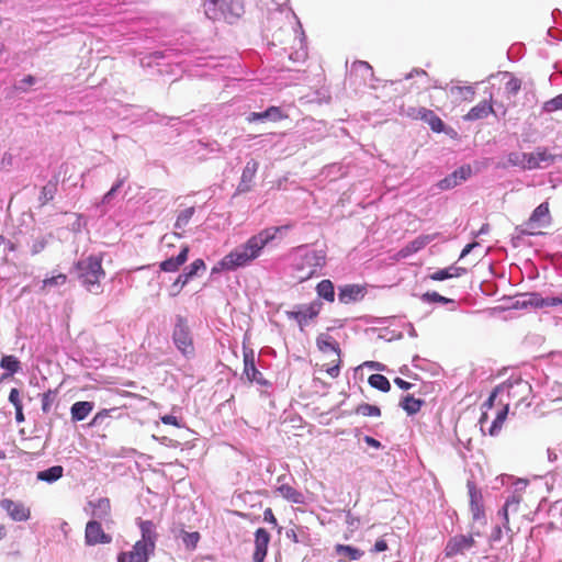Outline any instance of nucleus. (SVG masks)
<instances>
[{"mask_svg":"<svg viewBox=\"0 0 562 562\" xmlns=\"http://www.w3.org/2000/svg\"><path fill=\"white\" fill-rule=\"evenodd\" d=\"M269 542L270 533L265 528H258L255 532L254 562H263L267 555Z\"/></svg>","mask_w":562,"mask_h":562,"instance_id":"f3484780","label":"nucleus"},{"mask_svg":"<svg viewBox=\"0 0 562 562\" xmlns=\"http://www.w3.org/2000/svg\"><path fill=\"white\" fill-rule=\"evenodd\" d=\"M323 307V303L318 300L311 302L310 304H299L296 305V310L286 311L285 315L289 319H294L297 322L301 329L310 319H313L318 316Z\"/></svg>","mask_w":562,"mask_h":562,"instance_id":"0eeeda50","label":"nucleus"},{"mask_svg":"<svg viewBox=\"0 0 562 562\" xmlns=\"http://www.w3.org/2000/svg\"><path fill=\"white\" fill-rule=\"evenodd\" d=\"M504 422L498 419V418H494V420L492 422L491 424V427L488 429V434L491 436H496L499 434L501 429H502V426H503Z\"/></svg>","mask_w":562,"mask_h":562,"instance_id":"69168bd1","label":"nucleus"},{"mask_svg":"<svg viewBox=\"0 0 562 562\" xmlns=\"http://www.w3.org/2000/svg\"><path fill=\"white\" fill-rule=\"evenodd\" d=\"M469 487V496H470V508L472 513V517L474 520H480L484 517V509L482 505V495L475 488V485L472 482H468Z\"/></svg>","mask_w":562,"mask_h":562,"instance_id":"4be33fe9","label":"nucleus"},{"mask_svg":"<svg viewBox=\"0 0 562 562\" xmlns=\"http://www.w3.org/2000/svg\"><path fill=\"white\" fill-rule=\"evenodd\" d=\"M259 164L255 159H250L247 161L246 166L243 169L239 184L237 187L238 192L244 193L248 192L251 188V182L256 176Z\"/></svg>","mask_w":562,"mask_h":562,"instance_id":"412c9836","label":"nucleus"},{"mask_svg":"<svg viewBox=\"0 0 562 562\" xmlns=\"http://www.w3.org/2000/svg\"><path fill=\"white\" fill-rule=\"evenodd\" d=\"M194 206H190L181 211L177 216L173 227L176 229H184L186 226L189 224L190 220L192 218V216L194 215Z\"/></svg>","mask_w":562,"mask_h":562,"instance_id":"79ce46f5","label":"nucleus"},{"mask_svg":"<svg viewBox=\"0 0 562 562\" xmlns=\"http://www.w3.org/2000/svg\"><path fill=\"white\" fill-rule=\"evenodd\" d=\"M205 16L213 22L236 24L245 14L244 0H203Z\"/></svg>","mask_w":562,"mask_h":562,"instance_id":"7ed1b4c3","label":"nucleus"},{"mask_svg":"<svg viewBox=\"0 0 562 562\" xmlns=\"http://www.w3.org/2000/svg\"><path fill=\"white\" fill-rule=\"evenodd\" d=\"M263 521L268 522V524L272 525L274 528H277L279 533L281 532L282 527L278 526L277 518H276L272 509L269 507L266 508L263 512Z\"/></svg>","mask_w":562,"mask_h":562,"instance_id":"052dcab7","label":"nucleus"},{"mask_svg":"<svg viewBox=\"0 0 562 562\" xmlns=\"http://www.w3.org/2000/svg\"><path fill=\"white\" fill-rule=\"evenodd\" d=\"M316 346L322 352L333 351L338 357L341 353L338 342L327 333H322L317 336Z\"/></svg>","mask_w":562,"mask_h":562,"instance_id":"c85d7f7f","label":"nucleus"},{"mask_svg":"<svg viewBox=\"0 0 562 562\" xmlns=\"http://www.w3.org/2000/svg\"><path fill=\"white\" fill-rule=\"evenodd\" d=\"M520 87H521V82L519 79L517 78H512L507 83H506V89L516 94L519 90H520Z\"/></svg>","mask_w":562,"mask_h":562,"instance_id":"0e129e2a","label":"nucleus"},{"mask_svg":"<svg viewBox=\"0 0 562 562\" xmlns=\"http://www.w3.org/2000/svg\"><path fill=\"white\" fill-rule=\"evenodd\" d=\"M285 537L294 543L306 544L308 540V532L304 527H299L297 530L291 528L286 529Z\"/></svg>","mask_w":562,"mask_h":562,"instance_id":"ea45409f","label":"nucleus"},{"mask_svg":"<svg viewBox=\"0 0 562 562\" xmlns=\"http://www.w3.org/2000/svg\"><path fill=\"white\" fill-rule=\"evenodd\" d=\"M0 507L5 510L10 518L14 521H26L31 517L30 508L25 507L20 502L3 498L0 501Z\"/></svg>","mask_w":562,"mask_h":562,"instance_id":"4468645a","label":"nucleus"},{"mask_svg":"<svg viewBox=\"0 0 562 562\" xmlns=\"http://www.w3.org/2000/svg\"><path fill=\"white\" fill-rule=\"evenodd\" d=\"M467 273V269L456 265H451L447 268L439 269L434 273L429 274V279L434 281H445L451 278H459Z\"/></svg>","mask_w":562,"mask_h":562,"instance_id":"b1692460","label":"nucleus"},{"mask_svg":"<svg viewBox=\"0 0 562 562\" xmlns=\"http://www.w3.org/2000/svg\"><path fill=\"white\" fill-rule=\"evenodd\" d=\"M389 549L387 542L384 539H378L371 549V552L379 553Z\"/></svg>","mask_w":562,"mask_h":562,"instance_id":"774afa93","label":"nucleus"},{"mask_svg":"<svg viewBox=\"0 0 562 562\" xmlns=\"http://www.w3.org/2000/svg\"><path fill=\"white\" fill-rule=\"evenodd\" d=\"M363 441L371 448L373 449H376V450H380V449H383L384 446L381 443V441H379L378 439L371 437V436H363Z\"/></svg>","mask_w":562,"mask_h":562,"instance_id":"338daca9","label":"nucleus"},{"mask_svg":"<svg viewBox=\"0 0 562 562\" xmlns=\"http://www.w3.org/2000/svg\"><path fill=\"white\" fill-rule=\"evenodd\" d=\"M93 516H97L99 518H104L108 516L110 512V501L106 497L99 498L97 503L93 505Z\"/></svg>","mask_w":562,"mask_h":562,"instance_id":"de8ad7c7","label":"nucleus"},{"mask_svg":"<svg viewBox=\"0 0 562 562\" xmlns=\"http://www.w3.org/2000/svg\"><path fill=\"white\" fill-rule=\"evenodd\" d=\"M171 338L176 349L183 358L191 360L195 357L193 334L186 316L180 314L175 316Z\"/></svg>","mask_w":562,"mask_h":562,"instance_id":"39448f33","label":"nucleus"},{"mask_svg":"<svg viewBox=\"0 0 562 562\" xmlns=\"http://www.w3.org/2000/svg\"><path fill=\"white\" fill-rule=\"evenodd\" d=\"M282 228L283 227H267L252 235L244 244H240L225 255L218 261L217 266L212 268V274L222 270L235 271L239 268L249 266L254 260L261 256L262 250L266 247L272 245L276 240L277 234Z\"/></svg>","mask_w":562,"mask_h":562,"instance_id":"f257e3e1","label":"nucleus"},{"mask_svg":"<svg viewBox=\"0 0 562 562\" xmlns=\"http://www.w3.org/2000/svg\"><path fill=\"white\" fill-rule=\"evenodd\" d=\"M189 251V246H182L177 256L169 257L159 263L160 271L177 272L179 268L187 262Z\"/></svg>","mask_w":562,"mask_h":562,"instance_id":"6ab92c4d","label":"nucleus"},{"mask_svg":"<svg viewBox=\"0 0 562 562\" xmlns=\"http://www.w3.org/2000/svg\"><path fill=\"white\" fill-rule=\"evenodd\" d=\"M74 269L82 286L91 293L97 294L100 292V279L105 276L100 257L89 256L82 258L75 263Z\"/></svg>","mask_w":562,"mask_h":562,"instance_id":"20e7f679","label":"nucleus"},{"mask_svg":"<svg viewBox=\"0 0 562 562\" xmlns=\"http://www.w3.org/2000/svg\"><path fill=\"white\" fill-rule=\"evenodd\" d=\"M67 282V276L64 273H58L56 276L45 278L42 281V290L50 289L54 286L64 285Z\"/></svg>","mask_w":562,"mask_h":562,"instance_id":"a18cd8bd","label":"nucleus"},{"mask_svg":"<svg viewBox=\"0 0 562 562\" xmlns=\"http://www.w3.org/2000/svg\"><path fill=\"white\" fill-rule=\"evenodd\" d=\"M420 300L424 303H428V304H430V303L451 304V305H453L452 308H456V305H457V303L453 299L446 297L436 291H428V292L422 294Z\"/></svg>","mask_w":562,"mask_h":562,"instance_id":"58836bf2","label":"nucleus"},{"mask_svg":"<svg viewBox=\"0 0 562 562\" xmlns=\"http://www.w3.org/2000/svg\"><path fill=\"white\" fill-rule=\"evenodd\" d=\"M341 513L345 514V521L347 524V526L351 529H357L360 525V518L355 516L349 509H342L340 510Z\"/></svg>","mask_w":562,"mask_h":562,"instance_id":"13d9d810","label":"nucleus"},{"mask_svg":"<svg viewBox=\"0 0 562 562\" xmlns=\"http://www.w3.org/2000/svg\"><path fill=\"white\" fill-rule=\"evenodd\" d=\"M180 538L188 550H194L200 541V533L198 531L181 530Z\"/></svg>","mask_w":562,"mask_h":562,"instance_id":"37998d69","label":"nucleus"},{"mask_svg":"<svg viewBox=\"0 0 562 562\" xmlns=\"http://www.w3.org/2000/svg\"><path fill=\"white\" fill-rule=\"evenodd\" d=\"M550 224V211L547 202L539 204L531 213L527 225L531 228H542Z\"/></svg>","mask_w":562,"mask_h":562,"instance_id":"a211bd4d","label":"nucleus"},{"mask_svg":"<svg viewBox=\"0 0 562 562\" xmlns=\"http://www.w3.org/2000/svg\"><path fill=\"white\" fill-rule=\"evenodd\" d=\"M515 485H516L515 493L509 495L504 503L506 505V507H508L510 509V512H517L518 506L521 501V496L517 492L525 488L527 485V482L524 480H518L515 483Z\"/></svg>","mask_w":562,"mask_h":562,"instance_id":"c9c22d12","label":"nucleus"},{"mask_svg":"<svg viewBox=\"0 0 562 562\" xmlns=\"http://www.w3.org/2000/svg\"><path fill=\"white\" fill-rule=\"evenodd\" d=\"M368 383L371 387L381 392H389L391 390V383L386 376L380 373H373L368 378Z\"/></svg>","mask_w":562,"mask_h":562,"instance_id":"4c0bfd02","label":"nucleus"},{"mask_svg":"<svg viewBox=\"0 0 562 562\" xmlns=\"http://www.w3.org/2000/svg\"><path fill=\"white\" fill-rule=\"evenodd\" d=\"M503 389L504 386H501L499 384L491 392L487 400L484 402L483 406L486 408H492L494 406V403L496 398H499V403L503 404L504 402V395H503Z\"/></svg>","mask_w":562,"mask_h":562,"instance_id":"09e8293b","label":"nucleus"},{"mask_svg":"<svg viewBox=\"0 0 562 562\" xmlns=\"http://www.w3.org/2000/svg\"><path fill=\"white\" fill-rule=\"evenodd\" d=\"M154 552V547L137 540L131 551H121L117 554V562H148Z\"/></svg>","mask_w":562,"mask_h":562,"instance_id":"6e6552de","label":"nucleus"},{"mask_svg":"<svg viewBox=\"0 0 562 562\" xmlns=\"http://www.w3.org/2000/svg\"><path fill=\"white\" fill-rule=\"evenodd\" d=\"M499 385L504 386L503 395H506L508 401L516 400L517 404L525 402L532 391L530 383L520 376H510Z\"/></svg>","mask_w":562,"mask_h":562,"instance_id":"423d86ee","label":"nucleus"},{"mask_svg":"<svg viewBox=\"0 0 562 562\" xmlns=\"http://www.w3.org/2000/svg\"><path fill=\"white\" fill-rule=\"evenodd\" d=\"M56 392L48 390L42 394V411L48 413L55 400Z\"/></svg>","mask_w":562,"mask_h":562,"instance_id":"864d4df0","label":"nucleus"},{"mask_svg":"<svg viewBox=\"0 0 562 562\" xmlns=\"http://www.w3.org/2000/svg\"><path fill=\"white\" fill-rule=\"evenodd\" d=\"M536 155V159L540 165V169L549 167L555 161L557 158L562 159V156L552 155L547 147H537Z\"/></svg>","mask_w":562,"mask_h":562,"instance_id":"e433bc0d","label":"nucleus"},{"mask_svg":"<svg viewBox=\"0 0 562 562\" xmlns=\"http://www.w3.org/2000/svg\"><path fill=\"white\" fill-rule=\"evenodd\" d=\"M525 300L521 302L524 307L542 308V294L539 292H530L524 294Z\"/></svg>","mask_w":562,"mask_h":562,"instance_id":"c03bdc74","label":"nucleus"},{"mask_svg":"<svg viewBox=\"0 0 562 562\" xmlns=\"http://www.w3.org/2000/svg\"><path fill=\"white\" fill-rule=\"evenodd\" d=\"M9 402L14 406V408L22 407V402L20 398V392L18 389L13 387L11 389L9 393Z\"/></svg>","mask_w":562,"mask_h":562,"instance_id":"680f3d73","label":"nucleus"},{"mask_svg":"<svg viewBox=\"0 0 562 562\" xmlns=\"http://www.w3.org/2000/svg\"><path fill=\"white\" fill-rule=\"evenodd\" d=\"M524 170H533V169H540V165L538 160L536 159V150L533 153H524Z\"/></svg>","mask_w":562,"mask_h":562,"instance_id":"5fc2aeb1","label":"nucleus"},{"mask_svg":"<svg viewBox=\"0 0 562 562\" xmlns=\"http://www.w3.org/2000/svg\"><path fill=\"white\" fill-rule=\"evenodd\" d=\"M160 420L165 425H172V426H176V427H181L180 419L177 416H173V415H170V414L161 416Z\"/></svg>","mask_w":562,"mask_h":562,"instance_id":"e2e57ef3","label":"nucleus"},{"mask_svg":"<svg viewBox=\"0 0 562 562\" xmlns=\"http://www.w3.org/2000/svg\"><path fill=\"white\" fill-rule=\"evenodd\" d=\"M278 492L283 498L293 504H304V495L289 484L280 485Z\"/></svg>","mask_w":562,"mask_h":562,"instance_id":"473e14b6","label":"nucleus"},{"mask_svg":"<svg viewBox=\"0 0 562 562\" xmlns=\"http://www.w3.org/2000/svg\"><path fill=\"white\" fill-rule=\"evenodd\" d=\"M454 91H457L463 100H472L475 94L474 87L472 86H456L451 88V92L453 93Z\"/></svg>","mask_w":562,"mask_h":562,"instance_id":"603ef678","label":"nucleus"},{"mask_svg":"<svg viewBox=\"0 0 562 562\" xmlns=\"http://www.w3.org/2000/svg\"><path fill=\"white\" fill-rule=\"evenodd\" d=\"M136 525L140 530V541L148 543L156 549L158 539L157 527L153 520L136 519Z\"/></svg>","mask_w":562,"mask_h":562,"instance_id":"aec40b11","label":"nucleus"},{"mask_svg":"<svg viewBox=\"0 0 562 562\" xmlns=\"http://www.w3.org/2000/svg\"><path fill=\"white\" fill-rule=\"evenodd\" d=\"M64 476V468L61 465H53L45 470L38 471L36 473V479L38 481L53 484L60 480Z\"/></svg>","mask_w":562,"mask_h":562,"instance_id":"c756f323","label":"nucleus"},{"mask_svg":"<svg viewBox=\"0 0 562 562\" xmlns=\"http://www.w3.org/2000/svg\"><path fill=\"white\" fill-rule=\"evenodd\" d=\"M112 542V536L104 532L102 525L98 520H89L85 529L86 546L109 544Z\"/></svg>","mask_w":562,"mask_h":562,"instance_id":"9d476101","label":"nucleus"},{"mask_svg":"<svg viewBox=\"0 0 562 562\" xmlns=\"http://www.w3.org/2000/svg\"><path fill=\"white\" fill-rule=\"evenodd\" d=\"M190 281L183 278V274L180 273L175 282L170 285L169 294L170 296H177L183 286H186Z\"/></svg>","mask_w":562,"mask_h":562,"instance_id":"3c124183","label":"nucleus"},{"mask_svg":"<svg viewBox=\"0 0 562 562\" xmlns=\"http://www.w3.org/2000/svg\"><path fill=\"white\" fill-rule=\"evenodd\" d=\"M472 175V168L470 165H462L453 172L446 176L443 179L437 182V188L441 191L451 190L462 182L467 181Z\"/></svg>","mask_w":562,"mask_h":562,"instance_id":"9b49d317","label":"nucleus"},{"mask_svg":"<svg viewBox=\"0 0 562 562\" xmlns=\"http://www.w3.org/2000/svg\"><path fill=\"white\" fill-rule=\"evenodd\" d=\"M491 113H494L493 106L487 101H481L473 106L464 116L467 121H476L487 117Z\"/></svg>","mask_w":562,"mask_h":562,"instance_id":"cd10ccee","label":"nucleus"},{"mask_svg":"<svg viewBox=\"0 0 562 562\" xmlns=\"http://www.w3.org/2000/svg\"><path fill=\"white\" fill-rule=\"evenodd\" d=\"M418 116L428 123L430 128L436 133H441L445 128L443 121L432 111L426 108L418 109Z\"/></svg>","mask_w":562,"mask_h":562,"instance_id":"a878e982","label":"nucleus"},{"mask_svg":"<svg viewBox=\"0 0 562 562\" xmlns=\"http://www.w3.org/2000/svg\"><path fill=\"white\" fill-rule=\"evenodd\" d=\"M524 153L512 151L507 155V162L512 167H519L524 169Z\"/></svg>","mask_w":562,"mask_h":562,"instance_id":"6e6d98bb","label":"nucleus"},{"mask_svg":"<svg viewBox=\"0 0 562 562\" xmlns=\"http://www.w3.org/2000/svg\"><path fill=\"white\" fill-rule=\"evenodd\" d=\"M38 79L35 76L27 75L15 82L14 89L19 92H27L29 87L35 85Z\"/></svg>","mask_w":562,"mask_h":562,"instance_id":"8fccbe9b","label":"nucleus"},{"mask_svg":"<svg viewBox=\"0 0 562 562\" xmlns=\"http://www.w3.org/2000/svg\"><path fill=\"white\" fill-rule=\"evenodd\" d=\"M0 368L4 370L0 381L13 376L21 370L20 360L12 355H4L0 359Z\"/></svg>","mask_w":562,"mask_h":562,"instance_id":"393cba45","label":"nucleus"},{"mask_svg":"<svg viewBox=\"0 0 562 562\" xmlns=\"http://www.w3.org/2000/svg\"><path fill=\"white\" fill-rule=\"evenodd\" d=\"M58 178L50 179L41 190L40 202L42 205L52 201L57 192Z\"/></svg>","mask_w":562,"mask_h":562,"instance_id":"72a5a7b5","label":"nucleus"},{"mask_svg":"<svg viewBox=\"0 0 562 562\" xmlns=\"http://www.w3.org/2000/svg\"><path fill=\"white\" fill-rule=\"evenodd\" d=\"M244 374L251 383L260 386L271 387L272 383L263 378L262 373L257 369L255 361V352L252 349L244 348Z\"/></svg>","mask_w":562,"mask_h":562,"instance_id":"1a4fd4ad","label":"nucleus"},{"mask_svg":"<svg viewBox=\"0 0 562 562\" xmlns=\"http://www.w3.org/2000/svg\"><path fill=\"white\" fill-rule=\"evenodd\" d=\"M318 299L333 303L335 301V285L331 280L324 279L315 288Z\"/></svg>","mask_w":562,"mask_h":562,"instance_id":"7c9ffc66","label":"nucleus"},{"mask_svg":"<svg viewBox=\"0 0 562 562\" xmlns=\"http://www.w3.org/2000/svg\"><path fill=\"white\" fill-rule=\"evenodd\" d=\"M94 403L89 401H79L71 405L70 416L74 423L85 420L93 411Z\"/></svg>","mask_w":562,"mask_h":562,"instance_id":"5701e85b","label":"nucleus"},{"mask_svg":"<svg viewBox=\"0 0 562 562\" xmlns=\"http://www.w3.org/2000/svg\"><path fill=\"white\" fill-rule=\"evenodd\" d=\"M355 414L361 415V416H368V417H380L381 408L378 405L360 403L355 408Z\"/></svg>","mask_w":562,"mask_h":562,"instance_id":"a19ab883","label":"nucleus"},{"mask_svg":"<svg viewBox=\"0 0 562 562\" xmlns=\"http://www.w3.org/2000/svg\"><path fill=\"white\" fill-rule=\"evenodd\" d=\"M475 541L471 535H458L452 537L446 546L445 552L447 557H454L470 550Z\"/></svg>","mask_w":562,"mask_h":562,"instance_id":"ddd939ff","label":"nucleus"},{"mask_svg":"<svg viewBox=\"0 0 562 562\" xmlns=\"http://www.w3.org/2000/svg\"><path fill=\"white\" fill-rule=\"evenodd\" d=\"M205 269L206 266L204 260L198 258L183 269L182 274L184 279L190 281L193 278L198 277L201 272L205 271Z\"/></svg>","mask_w":562,"mask_h":562,"instance_id":"f704fd0d","label":"nucleus"},{"mask_svg":"<svg viewBox=\"0 0 562 562\" xmlns=\"http://www.w3.org/2000/svg\"><path fill=\"white\" fill-rule=\"evenodd\" d=\"M335 552L339 557H344L349 561H358L364 555V551L350 544H336Z\"/></svg>","mask_w":562,"mask_h":562,"instance_id":"2f4dec72","label":"nucleus"},{"mask_svg":"<svg viewBox=\"0 0 562 562\" xmlns=\"http://www.w3.org/2000/svg\"><path fill=\"white\" fill-rule=\"evenodd\" d=\"M288 117L286 114L283 113L280 106L271 105L261 112H250L246 116V121L249 123L254 122H279L283 119Z\"/></svg>","mask_w":562,"mask_h":562,"instance_id":"2eb2a0df","label":"nucleus"},{"mask_svg":"<svg viewBox=\"0 0 562 562\" xmlns=\"http://www.w3.org/2000/svg\"><path fill=\"white\" fill-rule=\"evenodd\" d=\"M128 175L119 173L115 182L112 184L111 189L103 194L100 202L95 204L97 209H100L101 214H105L106 210L104 209L108 205H111L122 187L127 180Z\"/></svg>","mask_w":562,"mask_h":562,"instance_id":"dca6fc26","label":"nucleus"},{"mask_svg":"<svg viewBox=\"0 0 562 562\" xmlns=\"http://www.w3.org/2000/svg\"><path fill=\"white\" fill-rule=\"evenodd\" d=\"M562 305V293L542 297V308Z\"/></svg>","mask_w":562,"mask_h":562,"instance_id":"4d7b16f0","label":"nucleus"},{"mask_svg":"<svg viewBox=\"0 0 562 562\" xmlns=\"http://www.w3.org/2000/svg\"><path fill=\"white\" fill-rule=\"evenodd\" d=\"M326 251L315 249L308 245L295 248L293 252L292 270L299 282H304L318 276V271L326 265Z\"/></svg>","mask_w":562,"mask_h":562,"instance_id":"f03ea898","label":"nucleus"},{"mask_svg":"<svg viewBox=\"0 0 562 562\" xmlns=\"http://www.w3.org/2000/svg\"><path fill=\"white\" fill-rule=\"evenodd\" d=\"M367 294L366 285L345 284L338 289V300L342 304L360 302Z\"/></svg>","mask_w":562,"mask_h":562,"instance_id":"f8f14e48","label":"nucleus"},{"mask_svg":"<svg viewBox=\"0 0 562 562\" xmlns=\"http://www.w3.org/2000/svg\"><path fill=\"white\" fill-rule=\"evenodd\" d=\"M47 246V239L45 237L37 238L31 245V254L37 255L42 252Z\"/></svg>","mask_w":562,"mask_h":562,"instance_id":"bf43d9fd","label":"nucleus"},{"mask_svg":"<svg viewBox=\"0 0 562 562\" xmlns=\"http://www.w3.org/2000/svg\"><path fill=\"white\" fill-rule=\"evenodd\" d=\"M425 405V401L416 398L412 394H406L401 397L398 406L406 412L408 416L417 414Z\"/></svg>","mask_w":562,"mask_h":562,"instance_id":"bb28decb","label":"nucleus"},{"mask_svg":"<svg viewBox=\"0 0 562 562\" xmlns=\"http://www.w3.org/2000/svg\"><path fill=\"white\" fill-rule=\"evenodd\" d=\"M559 110H562V93L546 101L541 108L542 113H553Z\"/></svg>","mask_w":562,"mask_h":562,"instance_id":"49530a36","label":"nucleus"}]
</instances>
